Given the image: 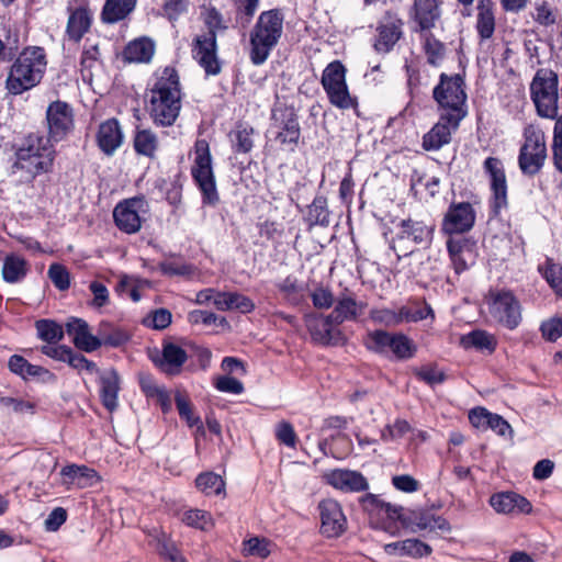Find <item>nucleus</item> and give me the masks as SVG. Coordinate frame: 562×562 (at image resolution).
I'll return each mask as SVG.
<instances>
[{
    "label": "nucleus",
    "mask_w": 562,
    "mask_h": 562,
    "mask_svg": "<svg viewBox=\"0 0 562 562\" xmlns=\"http://www.w3.org/2000/svg\"><path fill=\"white\" fill-rule=\"evenodd\" d=\"M347 69L340 60L329 63L322 74L321 83L331 105L340 110L356 109L357 98L352 97L346 81Z\"/></svg>",
    "instance_id": "10"
},
{
    "label": "nucleus",
    "mask_w": 562,
    "mask_h": 562,
    "mask_svg": "<svg viewBox=\"0 0 562 562\" xmlns=\"http://www.w3.org/2000/svg\"><path fill=\"white\" fill-rule=\"evenodd\" d=\"M60 475L67 490L88 488L100 482L98 472L87 465L68 464L60 470Z\"/></svg>",
    "instance_id": "27"
},
{
    "label": "nucleus",
    "mask_w": 562,
    "mask_h": 562,
    "mask_svg": "<svg viewBox=\"0 0 562 562\" xmlns=\"http://www.w3.org/2000/svg\"><path fill=\"white\" fill-rule=\"evenodd\" d=\"M490 505L499 514H529L532 509L530 502L526 497L514 492L492 495Z\"/></svg>",
    "instance_id": "29"
},
{
    "label": "nucleus",
    "mask_w": 562,
    "mask_h": 562,
    "mask_svg": "<svg viewBox=\"0 0 562 562\" xmlns=\"http://www.w3.org/2000/svg\"><path fill=\"white\" fill-rule=\"evenodd\" d=\"M475 27L482 41L491 38L495 31V16L493 9L483 2L477 5Z\"/></svg>",
    "instance_id": "42"
},
{
    "label": "nucleus",
    "mask_w": 562,
    "mask_h": 562,
    "mask_svg": "<svg viewBox=\"0 0 562 562\" xmlns=\"http://www.w3.org/2000/svg\"><path fill=\"white\" fill-rule=\"evenodd\" d=\"M215 387L223 393L241 394L244 392V384L231 375H222L216 379Z\"/></svg>",
    "instance_id": "62"
},
{
    "label": "nucleus",
    "mask_w": 562,
    "mask_h": 562,
    "mask_svg": "<svg viewBox=\"0 0 562 562\" xmlns=\"http://www.w3.org/2000/svg\"><path fill=\"white\" fill-rule=\"evenodd\" d=\"M558 75L551 69H539L530 85L531 100L537 113L546 119H555L558 115Z\"/></svg>",
    "instance_id": "7"
},
{
    "label": "nucleus",
    "mask_w": 562,
    "mask_h": 562,
    "mask_svg": "<svg viewBox=\"0 0 562 562\" xmlns=\"http://www.w3.org/2000/svg\"><path fill=\"white\" fill-rule=\"evenodd\" d=\"M460 346L464 349H476L480 351L494 352L497 347L495 335L483 330L474 329L460 338Z\"/></svg>",
    "instance_id": "35"
},
{
    "label": "nucleus",
    "mask_w": 562,
    "mask_h": 562,
    "mask_svg": "<svg viewBox=\"0 0 562 562\" xmlns=\"http://www.w3.org/2000/svg\"><path fill=\"white\" fill-rule=\"evenodd\" d=\"M276 437L286 447L294 448L296 445V434L293 426L288 422H281L277 425Z\"/></svg>",
    "instance_id": "64"
},
{
    "label": "nucleus",
    "mask_w": 562,
    "mask_h": 562,
    "mask_svg": "<svg viewBox=\"0 0 562 562\" xmlns=\"http://www.w3.org/2000/svg\"><path fill=\"white\" fill-rule=\"evenodd\" d=\"M547 158L544 133L536 125L524 131V144L518 156V165L524 175L533 176L540 171Z\"/></svg>",
    "instance_id": "11"
},
{
    "label": "nucleus",
    "mask_w": 562,
    "mask_h": 562,
    "mask_svg": "<svg viewBox=\"0 0 562 562\" xmlns=\"http://www.w3.org/2000/svg\"><path fill=\"white\" fill-rule=\"evenodd\" d=\"M194 60L204 69L206 76H216L221 72V61L217 57L216 34L207 32L198 35L192 47Z\"/></svg>",
    "instance_id": "15"
},
{
    "label": "nucleus",
    "mask_w": 562,
    "mask_h": 562,
    "mask_svg": "<svg viewBox=\"0 0 562 562\" xmlns=\"http://www.w3.org/2000/svg\"><path fill=\"white\" fill-rule=\"evenodd\" d=\"M462 119L450 117L446 114H439L438 122L423 137V147L426 150H438L451 140L461 123Z\"/></svg>",
    "instance_id": "22"
},
{
    "label": "nucleus",
    "mask_w": 562,
    "mask_h": 562,
    "mask_svg": "<svg viewBox=\"0 0 562 562\" xmlns=\"http://www.w3.org/2000/svg\"><path fill=\"white\" fill-rule=\"evenodd\" d=\"M447 249L450 256L451 265L456 273L460 274L469 268L468 257L471 250L464 239L449 238Z\"/></svg>",
    "instance_id": "39"
},
{
    "label": "nucleus",
    "mask_w": 562,
    "mask_h": 562,
    "mask_svg": "<svg viewBox=\"0 0 562 562\" xmlns=\"http://www.w3.org/2000/svg\"><path fill=\"white\" fill-rule=\"evenodd\" d=\"M27 272L26 261L16 255H9L4 258L2 266V277L8 283L21 281Z\"/></svg>",
    "instance_id": "41"
},
{
    "label": "nucleus",
    "mask_w": 562,
    "mask_h": 562,
    "mask_svg": "<svg viewBox=\"0 0 562 562\" xmlns=\"http://www.w3.org/2000/svg\"><path fill=\"white\" fill-rule=\"evenodd\" d=\"M283 33V15L273 9L260 13L249 33V58L256 66L262 65L278 45Z\"/></svg>",
    "instance_id": "3"
},
{
    "label": "nucleus",
    "mask_w": 562,
    "mask_h": 562,
    "mask_svg": "<svg viewBox=\"0 0 562 562\" xmlns=\"http://www.w3.org/2000/svg\"><path fill=\"white\" fill-rule=\"evenodd\" d=\"M41 352L54 360L68 363L78 373L92 374L97 371V364L93 361L75 352L66 345L48 344L41 347Z\"/></svg>",
    "instance_id": "21"
},
{
    "label": "nucleus",
    "mask_w": 562,
    "mask_h": 562,
    "mask_svg": "<svg viewBox=\"0 0 562 562\" xmlns=\"http://www.w3.org/2000/svg\"><path fill=\"white\" fill-rule=\"evenodd\" d=\"M92 15L87 8L75 9L67 22L66 33L69 40L78 43L91 26Z\"/></svg>",
    "instance_id": "34"
},
{
    "label": "nucleus",
    "mask_w": 562,
    "mask_h": 562,
    "mask_svg": "<svg viewBox=\"0 0 562 562\" xmlns=\"http://www.w3.org/2000/svg\"><path fill=\"white\" fill-rule=\"evenodd\" d=\"M143 392L148 398L156 401V403L160 405L162 412L170 411L171 397L164 386L143 382Z\"/></svg>",
    "instance_id": "54"
},
{
    "label": "nucleus",
    "mask_w": 562,
    "mask_h": 562,
    "mask_svg": "<svg viewBox=\"0 0 562 562\" xmlns=\"http://www.w3.org/2000/svg\"><path fill=\"white\" fill-rule=\"evenodd\" d=\"M483 169L488 177L492 191L491 209L494 215H498L507 207V180L503 162L495 157L484 160Z\"/></svg>",
    "instance_id": "13"
},
{
    "label": "nucleus",
    "mask_w": 562,
    "mask_h": 562,
    "mask_svg": "<svg viewBox=\"0 0 562 562\" xmlns=\"http://www.w3.org/2000/svg\"><path fill=\"white\" fill-rule=\"evenodd\" d=\"M488 315L493 322L509 329H516L522 321V307L512 291H490L485 297Z\"/></svg>",
    "instance_id": "9"
},
{
    "label": "nucleus",
    "mask_w": 562,
    "mask_h": 562,
    "mask_svg": "<svg viewBox=\"0 0 562 562\" xmlns=\"http://www.w3.org/2000/svg\"><path fill=\"white\" fill-rule=\"evenodd\" d=\"M370 319L385 327H394L398 325L397 310L392 308H372L369 313Z\"/></svg>",
    "instance_id": "59"
},
{
    "label": "nucleus",
    "mask_w": 562,
    "mask_h": 562,
    "mask_svg": "<svg viewBox=\"0 0 562 562\" xmlns=\"http://www.w3.org/2000/svg\"><path fill=\"white\" fill-rule=\"evenodd\" d=\"M432 235L434 226L412 218L402 220L395 226L391 247L398 257L408 256L413 254L418 246H429L432 240Z\"/></svg>",
    "instance_id": "8"
},
{
    "label": "nucleus",
    "mask_w": 562,
    "mask_h": 562,
    "mask_svg": "<svg viewBox=\"0 0 562 562\" xmlns=\"http://www.w3.org/2000/svg\"><path fill=\"white\" fill-rule=\"evenodd\" d=\"M323 481L344 493H359L369 488L368 480L362 473L349 469H334L325 471Z\"/></svg>",
    "instance_id": "19"
},
{
    "label": "nucleus",
    "mask_w": 562,
    "mask_h": 562,
    "mask_svg": "<svg viewBox=\"0 0 562 562\" xmlns=\"http://www.w3.org/2000/svg\"><path fill=\"white\" fill-rule=\"evenodd\" d=\"M140 199L132 198L119 203L114 211L113 217L120 229L126 233H135L140 227Z\"/></svg>",
    "instance_id": "28"
},
{
    "label": "nucleus",
    "mask_w": 562,
    "mask_h": 562,
    "mask_svg": "<svg viewBox=\"0 0 562 562\" xmlns=\"http://www.w3.org/2000/svg\"><path fill=\"white\" fill-rule=\"evenodd\" d=\"M49 136L54 140L63 139L72 127V112L67 103L53 102L46 111Z\"/></svg>",
    "instance_id": "23"
},
{
    "label": "nucleus",
    "mask_w": 562,
    "mask_h": 562,
    "mask_svg": "<svg viewBox=\"0 0 562 562\" xmlns=\"http://www.w3.org/2000/svg\"><path fill=\"white\" fill-rule=\"evenodd\" d=\"M384 551L391 555L423 558L428 557L432 550L427 543L418 539H406L403 541L386 543L384 546Z\"/></svg>",
    "instance_id": "33"
},
{
    "label": "nucleus",
    "mask_w": 562,
    "mask_h": 562,
    "mask_svg": "<svg viewBox=\"0 0 562 562\" xmlns=\"http://www.w3.org/2000/svg\"><path fill=\"white\" fill-rule=\"evenodd\" d=\"M40 339L47 344H56L64 338L63 327L50 319H40L35 324Z\"/></svg>",
    "instance_id": "45"
},
{
    "label": "nucleus",
    "mask_w": 562,
    "mask_h": 562,
    "mask_svg": "<svg viewBox=\"0 0 562 562\" xmlns=\"http://www.w3.org/2000/svg\"><path fill=\"white\" fill-rule=\"evenodd\" d=\"M161 272L169 277L191 278L195 274V267L180 259L164 261L159 265Z\"/></svg>",
    "instance_id": "48"
},
{
    "label": "nucleus",
    "mask_w": 562,
    "mask_h": 562,
    "mask_svg": "<svg viewBox=\"0 0 562 562\" xmlns=\"http://www.w3.org/2000/svg\"><path fill=\"white\" fill-rule=\"evenodd\" d=\"M427 61L430 65L438 66L445 57L443 44L430 34H426L423 43Z\"/></svg>",
    "instance_id": "52"
},
{
    "label": "nucleus",
    "mask_w": 562,
    "mask_h": 562,
    "mask_svg": "<svg viewBox=\"0 0 562 562\" xmlns=\"http://www.w3.org/2000/svg\"><path fill=\"white\" fill-rule=\"evenodd\" d=\"M88 375L98 378L100 400L109 412H113L119 404L120 391V379L116 371L112 368L100 370L97 367V371Z\"/></svg>",
    "instance_id": "24"
},
{
    "label": "nucleus",
    "mask_w": 562,
    "mask_h": 562,
    "mask_svg": "<svg viewBox=\"0 0 562 562\" xmlns=\"http://www.w3.org/2000/svg\"><path fill=\"white\" fill-rule=\"evenodd\" d=\"M321 532L327 538H337L347 529V517L341 505L333 498L323 499L319 505Z\"/></svg>",
    "instance_id": "16"
},
{
    "label": "nucleus",
    "mask_w": 562,
    "mask_h": 562,
    "mask_svg": "<svg viewBox=\"0 0 562 562\" xmlns=\"http://www.w3.org/2000/svg\"><path fill=\"white\" fill-rule=\"evenodd\" d=\"M171 313L166 308H157L143 318V325L153 329L161 330L171 324Z\"/></svg>",
    "instance_id": "58"
},
{
    "label": "nucleus",
    "mask_w": 562,
    "mask_h": 562,
    "mask_svg": "<svg viewBox=\"0 0 562 562\" xmlns=\"http://www.w3.org/2000/svg\"><path fill=\"white\" fill-rule=\"evenodd\" d=\"M254 128L249 125H238L232 133L233 149L236 153H249L252 149Z\"/></svg>",
    "instance_id": "46"
},
{
    "label": "nucleus",
    "mask_w": 562,
    "mask_h": 562,
    "mask_svg": "<svg viewBox=\"0 0 562 562\" xmlns=\"http://www.w3.org/2000/svg\"><path fill=\"white\" fill-rule=\"evenodd\" d=\"M139 288L140 282L137 277L121 274L115 291L122 297L138 302L140 300Z\"/></svg>",
    "instance_id": "49"
},
{
    "label": "nucleus",
    "mask_w": 562,
    "mask_h": 562,
    "mask_svg": "<svg viewBox=\"0 0 562 562\" xmlns=\"http://www.w3.org/2000/svg\"><path fill=\"white\" fill-rule=\"evenodd\" d=\"M150 116L157 125L171 126L181 110L182 91L177 70L167 66L153 75L149 83Z\"/></svg>",
    "instance_id": "1"
},
{
    "label": "nucleus",
    "mask_w": 562,
    "mask_h": 562,
    "mask_svg": "<svg viewBox=\"0 0 562 562\" xmlns=\"http://www.w3.org/2000/svg\"><path fill=\"white\" fill-rule=\"evenodd\" d=\"M417 345L403 333H392L387 348V356L396 360H408L415 357Z\"/></svg>",
    "instance_id": "36"
},
{
    "label": "nucleus",
    "mask_w": 562,
    "mask_h": 562,
    "mask_svg": "<svg viewBox=\"0 0 562 562\" xmlns=\"http://www.w3.org/2000/svg\"><path fill=\"white\" fill-rule=\"evenodd\" d=\"M273 119L274 123L272 124L271 133L274 134L276 140L288 150L294 151L301 135L296 116L293 113H288L279 121L277 115L273 114Z\"/></svg>",
    "instance_id": "26"
},
{
    "label": "nucleus",
    "mask_w": 562,
    "mask_h": 562,
    "mask_svg": "<svg viewBox=\"0 0 562 562\" xmlns=\"http://www.w3.org/2000/svg\"><path fill=\"white\" fill-rule=\"evenodd\" d=\"M192 155L191 176L202 194V203L215 205L220 196L209 143L205 139H196Z\"/></svg>",
    "instance_id": "6"
},
{
    "label": "nucleus",
    "mask_w": 562,
    "mask_h": 562,
    "mask_svg": "<svg viewBox=\"0 0 562 562\" xmlns=\"http://www.w3.org/2000/svg\"><path fill=\"white\" fill-rule=\"evenodd\" d=\"M48 278L53 284L60 291L70 286V274L67 268L60 263H52L47 271Z\"/></svg>",
    "instance_id": "57"
},
{
    "label": "nucleus",
    "mask_w": 562,
    "mask_h": 562,
    "mask_svg": "<svg viewBox=\"0 0 562 562\" xmlns=\"http://www.w3.org/2000/svg\"><path fill=\"white\" fill-rule=\"evenodd\" d=\"M65 330L71 337L74 345L85 352L95 351L102 345L116 347L125 341V337L121 334L106 337L102 340L91 333L89 324L83 318L75 316L66 321Z\"/></svg>",
    "instance_id": "12"
},
{
    "label": "nucleus",
    "mask_w": 562,
    "mask_h": 562,
    "mask_svg": "<svg viewBox=\"0 0 562 562\" xmlns=\"http://www.w3.org/2000/svg\"><path fill=\"white\" fill-rule=\"evenodd\" d=\"M272 543L266 538L251 537L243 542V553L246 557L267 558L271 553Z\"/></svg>",
    "instance_id": "47"
},
{
    "label": "nucleus",
    "mask_w": 562,
    "mask_h": 562,
    "mask_svg": "<svg viewBox=\"0 0 562 562\" xmlns=\"http://www.w3.org/2000/svg\"><path fill=\"white\" fill-rule=\"evenodd\" d=\"M147 356L157 368L168 374L179 373L187 361V352L180 346L169 341H164L161 350L148 348Z\"/></svg>",
    "instance_id": "18"
},
{
    "label": "nucleus",
    "mask_w": 562,
    "mask_h": 562,
    "mask_svg": "<svg viewBox=\"0 0 562 562\" xmlns=\"http://www.w3.org/2000/svg\"><path fill=\"white\" fill-rule=\"evenodd\" d=\"M47 67L44 48L25 47L11 65L5 80L7 90L14 95L22 94L40 85Z\"/></svg>",
    "instance_id": "2"
},
{
    "label": "nucleus",
    "mask_w": 562,
    "mask_h": 562,
    "mask_svg": "<svg viewBox=\"0 0 562 562\" xmlns=\"http://www.w3.org/2000/svg\"><path fill=\"white\" fill-rule=\"evenodd\" d=\"M175 403L180 418L183 419L189 427H193L200 423V417L193 413L192 405L187 394L177 391Z\"/></svg>",
    "instance_id": "53"
},
{
    "label": "nucleus",
    "mask_w": 562,
    "mask_h": 562,
    "mask_svg": "<svg viewBox=\"0 0 562 562\" xmlns=\"http://www.w3.org/2000/svg\"><path fill=\"white\" fill-rule=\"evenodd\" d=\"M360 504L363 510L368 513L371 520H373L374 517L381 520H395L401 516V507H396L389 503H385L374 494L363 495L360 498Z\"/></svg>",
    "instance_id": "32"
},
{
    "label": "nucleus",
    "mask_w": 562,
    "mask_h": 562,
    "mask_svg": "<svg viewBox=\"0 0 562 562\" xmlns=\"http://www.w3.org/2000/svg\"><path fill=\"white\" fill-rule=\"evenodd\" d=\"M414 526L418 530H441L449 531L450 525L449 522L441 516H436L429 513H423L415 518Z\"/></svg>",
    "instance_id": "50"
},
{
    "label": "nucleus",
    "mask_w": 562,
    "mask_h": 562,
    "mask_svg": "<svg viewBox=\"0 0 562 562\" xmlns=\"http://www.w3.org/2000/svg\"><path fill=\"white\" fill-rule=\"evenodd\" d=\"M438 113L450 117L464 119L468 114L465 82L461 75L442 72L432 90Z\"/></svg>",
    "instance_id": "4"
},
{
    "label": "nucleus",
    "mask_w": 562,
    "mask_h": 562,
    "mask_svg": "<svg viewBox=\"0 0 562 562\" xmlns=\"http://www.w3.org/2000/svg\"><path fill=\"white\" fill-rule=\"evenodd\" d=\"M391 335L383 329L370 330L363 337V345L369 351L386 357Z\"/></svg>",
    "instance_id": "44"
},
{
    "label": "nucleus",
    "mask_w": 562,
    "mask_h": 562,
    "mask_svg": "<svg viewBox=\"0 0 562 562\" xmlns=\"http://www.w3.org/2000/svg\"><path fill=\"white\" fill-rule=\"evenodd\" d=\"M181 520L187 526L201 530H207L213 526L211 514L202 509H189L184 512Z\"/></svg>",
    "instance_id": "51"
},
{
    "label": "nucleus",
    "mask_w": 562,
    "mask_h": 562,
    "mask_svg": "<svg viewBox=\"0 0 562 562\" xmlns=\"http://www.w3.org/2000/svg\"><path fill=\"white\" fill-rule=\"evenodd\" d=\"M530 16L538 25L550 27L558 23L560 13L558 8L549 0H536L532 3Z\"/></svg>",
    "instance_id": "38"
},
{
    "label": "nucleus",
    "mask_w": 562,
    "mask_h": 562,
    "mask_svg": "<svg viewBox=\"0 0 562 562\" xmlns=\"http://www.w3.org/2000/svg\"><path fill=\"white\" fill-rule=\"evenodd\" d=\"M97 144L106 156H112L123 143V133L115 119L102 122L97 132Z\"/></svg>",
    "instance_id": "31"
},
{
    "label": "nucleus",
    "mask_w": 562,
    "mask_h": 562,
    "mask_svg": "<svg viewBox=\"0 0 562 562\" xmlns=\"http://www.w3.org/2000/svg\"><path fill=\"white\" fill-rule=\"evenodd\" d=\"M540 330L544 339L555 341L562 336V319L552 317L541 324Z\"/></svg>",
    "instance_id": "63"
},
{
    "label": "nucleus",
    "mask_w": 562,
    "mask_h": 562,
    "mask_svg": "<svg viewBox=\"0 0 562 562\" xmlns=\"http://www.w3.org/2000/svg\"><path fill=\"white\" fill-rule=\"evenodd\" d=\"M442 0H413L409 9V20L414 31L428 32L436 27L441 18Z\"/></svg>",
    "instance_id": "17"
},
{
    "label": "nucleus",
    "mask_w": 562,
    "mask_h": 562,
    "mask_svg": "<svg viewBox=\"0 0 562 562\" xmlns=\"http://www.w3.org/2000/svg\"><path fill=\"white\" fill-rule=\"evenodd\" d=\"M403 21L394 12L387 11L379 20L373 48L376 53L386 54L393 49L403 35Z\"/></svg>",
    "instance_id": "14"
},
{
    "label": "nucleus",
    "mask_w": 562,
    "mask_h": 562,
    "mask_svg": "<svg viewBox=\"0 0 562 562\" xmlns=\"http://www.w3.org/2000/svg\"><path fill=\"white\" fill-rule=\"evenodd\" d=\"M541 271L547 282L559 295L562 289V266L548 260Z\"/></svg>",
    "instance_id": "61"
},
{
    "label": "nucleus",
    "mask_w": 562,
    "mask_h": 562,
    "mask_svg": "<svg viewBox=\"0 0 562 562\" xmlns=\"http://www.w3.org/2000/svg\"><path fill=\"white\" fill-rule=\"evenodd\" d=\"M54 148L50 138L31 134L16 151V169L25 170L32 177L47 172L53 166Z\"/></svg>",
    "instance_id": "5"
},
{
    "label": "nucleus",
    "mask_w": 562,
    "mask_h": 562,
    "mask_svg": "<svg viewBox=\"0 0 562 562\" xmlns=\"http://www.w3.org/2000/svg\"><path fill=\"white\" fill-rule=\"evenodd\" d=\"M304 221L307 223L310 228L314 226L325 227L329 225V210L326 198L322 195L314 198L313 202L307 206Z\"/></svg>",
    "instance_id": "40"
},
{
    "label": "nucleus",
    "mask_w": 562,
    "mask_h": 562,
    "mask_svg": "<svg viewBox=\"0 0 562 562\" xmlns=\"http://www.w3.org/2000/svg\"><path fill=\"white\" fill-rule=\"evenodd\" d=\"M195 486L206 496L221 495L225 492L224 480L221 475L214 472H204L199 474L195 479Z\"/></svg>",
    "instance_id": "43"
},
{
    "label": "nucleus",
    "mask_w": 562,
    "mask_h": 562,
    "mask_svg": "<svg viewBox=\"0 0 562 562\" xmlns=\"http://www.w3.org/2000/svg\"><path fill=\"white\" fill-rule=\"evenodd\" d=\"M8 368L13 374L25 381L37 379L43 382H53L56 380L55 374L48 369L32 364L20 355H13L9 358Z\"/></svg>",
    "instance_id": "30"
},
{
    "label": "nucleus",
    "mask_w": 562,
    "mask_h": 562,
    "mask_svg": "<svg viewBox=\"0 0 562 562\" xmlns=\"http://www.w3.org/2000/svg\"><path fill=\"white\" fill-rule=\"evenodd\" d=\"M475 223V211L468 202L451 204L445 215L442 231L449 235L469 232Z\"/></svg>",
    "instance_id": "20"
},
{
    "label": "nucleus",
    "mask_w": 562,
    "mask_h": 562,
    "mask_svg": "<svg viewBox=\"0 0 562 562\" xmlns=\"http://www.w3.org/2000/svg\"><path fill=\"white\" fill-rule=\"evenodd\" d=\"M100 59L99 43L87 38L81 55L80 65L82 67V76L86 78L85 71L92 69Z\"/></svg>",
    "instance_id": "55"
},
{
    "label": "nucleus",
    "mask_w": 562,
    "mask_h": 562,
    "mask_svg": "<svg viewBox=\"0 0 562 562\" xmlns=\"http://www.w3.org/2000/svg\"><path fill=\"white\" fill-rule=\"evenodd\" d=\"M136 3L137 0H105L101 20L109 24L122 21L135 9Z\"/></svg>",
    "instance_id": "37"
},
{
    "label": "nucleus",
    "mask_w": 562,
    "mask_h": 562,
    "mask_svg": "<svg viewBox=\"0 0 562 562\" xmlns=\"http://www.w3.org/2000/svg\"><path fill=\"white\" fill-rule=\"evenodd\" d=\"M367 304L363 302H358L351 296H342L339 297L336 302V305L333 312L325 317V321L322 322L324 328H329L330 323H335L339 325L346 321H355L359 315L362 314ZM323 337L328 335L327 329H323Z\"/></svg>",
    "instance_id": "25"
},
{
    "label": "nucleus",
    "mask_w": 562,
    "mask_h": 562,
    "mask_svg": "<svg viewBox=\"0 0 562 562\" xmlns=\"http://www.w3.org/2000/svg\"><path fill=\"white\" fill-rule=\"evenodd\" d=\"M325 321V317H316V316H307L306 317V326L308 328V331L311 333L313 339L315 341L322 342V344H328L333 338V329L335 323H330V327L326 328L328 330V335L326 337H323V327L322 322Z\"/></svg>",
    "instance_id": "56"
},
{
    "label": "nucleus",
    "mask_w": 562,
    "mask_h": 562,
    "mask_svg": "<svg viewBox=\"0 0 562 562\" xmlns=\"http://www.w3.org/2000/svg\"><path fill=\"white\" fill-rule=\"evenodd\" d=\"M89 290L92 294V300L89 303L91 307L100 310L110 303V293L103 283L99 281H92L89 284Z\"/></svg>",
    "instance_id": "60"
}]
</instances>
